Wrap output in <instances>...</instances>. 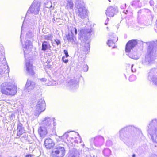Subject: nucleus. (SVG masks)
I'll return each mask as SVG.
<instances>
[{
  "label": "nucleus",
  "mask_w": 157,
  "mask_h": 157,
  "mask_svg": "<svg viewBox=\"0 0 157 157\" xmlns=\"http://www.w3.org/2000/svg\"><path fill=\"white\" fill-rule=\"evenodd\" d=\"M26 20L24 21L21 27L20 41L21 42L22 33L24 28L29 27V29L26 34L25 40L24 43L22 44L25 57L26 60V54H27L31 51L32 48V42L31 40H33L34 34L36 33V31L34 30V28L37 23V20L30 19L28 17L27 15L26 16ZM25 66L27 72L30 75H33L34 74V72L33 69L32 64L31 63L26 60Z\"/></svg>",
  "instance_id": "1"
},
{
  "label": "nucleus",
  "mask_w": 157,
  "mask_h": 157,
  "mask_svg": "<svg viewBox=\"0 0 157 157\" xmlns=\"http://www.w3.org/2000/svg\"><path fill=\"white\" fill-rule=\"evenodd\" d=\"M148 47L147 53L145 56V59L142 61V63L147 65L153 63L156 59L157 42L152 41L147 43Z\"/></svg>",
  "instance_id": "2"
},
{
  "label": "nucleus",
  "mask_w": 157,
  "mask_h": 157,
  "mask_svg": "<svg viewBox=\"0 0 157 157\" xmlns=\"http://www.w3.org/2000/svg\"><path fill=\"white\" fill-rule=\"evenodd\" d=\"M17 87L12 81H8L2 83L1 88V92L8 96H13L17 93Z\"/></svg>",
  "instance_id": "3"
},
{
  "label": "nucleus",
  "mask_w": 157,
  "mask_h": 157,
  "mask_svg": "<svg viewBox=\"0 0 157 157\" xmlns=\"http://www.w3.org/2000/svg\"><path fill=\"white\" fill-rule=\"evenodd\" d=\"M92 32L91 29H82L79 34V39L85 45L82 47L83 51H87L90 49V40L89 37Z\"/></svg>",
  "instance_id": "4"
},
{
  "label": "nucleus",
  "mask_w": 157,
  "mask_h": 157,
  "mask_svg": "<svg viewBox=\"0 0 157 157\" xmlns=\"http://www.w3.org/2000/svg\"><path fill=\"white\" fill-rule=\"evenodd\" d=\"M133 130L134 131L139 130V129L134 126L129 125L121 129L119 131V137L121 140L127 144L129 140L132 138V136L130 135L128 131Z\"/></svg>",
  "instance_id": "5"
},
{
  "label": "nucleus",
  "mask_w": 157,
  "mask_h": 157,
  "mask_svg": "<svg viewBox=\"0 0 157 157\" xmlns=\"http://www.w3.org/2000/svg\"><path fill=\"white\" fill-rule=\"evenodd\" d=\"M147 131L152 142L157 143V118L152 120L147 126Z\"/></svg>",
  "instance_id": "6"
},
{
  "label": "nucleus",
  "mask_w": 157,
  "mask_h": 157,
  "mask_svg": "<svg viewBox=\"0 0 157 157\" xmlns=\"http://www.w3.org/2000/svg\"><path fill=\"white\" fill-rule=\"evenodd\" d=\"M55 118L47 117L41 120V124L49 131L54 132L56 123Z\"/></svg>",
  "instance_id": "7"
},
{
  "label": "nucleus",
  "mask_w": 157,
  "mask_h": 157,
  "mask_svg": "<svg viewBox=\"0 0 157 157\" xmlns=\"http://www.w3.org/2000/svg\"><path fill=\"white\" fill-rule=\"evenodd\" d=\"M75 8L76 14L79 18L84 19L86 17L88 14L87 10L82 2L80 1L77 2Z\"/></svg>",
  "instance_id": "8"
},
{
  "label": "nucleus",
  "mask_w": 157,
  "mask_h": 157,
  "mask_svg": "<svg viewBox=\"0 0 157 157\" xmlns=\"http://www.w3.org/2000/svg\"><path fill=\"white\" fill-rule=\"evenodd\" d=\"M41 6V4L40 0H34L29 8L26 17L27 15L28 17L30 19H32L33 18L34 20H36L33 19V18H32V16H33L32 14H30L28 16V13L30 12L35 15L38 14L40 9ZM25 20H27L26 17Z\"/></svg>",
  "instance_id": "9"
},
{
  "label": "nucleus",
  "mask_w": 157,
  "mask_h": 157,
  "mask_svg": "<svg viewBox=\"0 0 157 157\" xmlns=\"http://www.w3.org/2000/svg\"><path fill=\"white\" fill-rule=\"evenodd\" d=\"M1 52H2L1 53V58L2 57L3 59L2 63H1V75L2 74H5L2 76L3 77L4 76H5L6 75L7 76L8 75L9 69L6 60L4 48L2 46H1Z\"/></svg>",
  "instance_id": "10"
},
{
  "label": "nucleus",
  "mask_w": 157,
  "mask_h": 157,
  "mask_svg": "<svg viewBox=\"0 0 157 157\" xmlns=\"http://www.w3.org/2000/svg\"><path fill=\"white\" fill-rule=\"evenodd\" d=\"M137 40H132L129 41L126 44L125 47V51L127 54L130 58L135 59L136 58L134 55L132 54L133 51V49L134 47L137 44ZM136 54L134 53V54Z\"/></svg>",
  "instance_id": "11"
},
{
  "label": "nucleus",
  "mask_w": 157,
  "mask_h": 157,
  "mask_svg": "<svg viewBox=\"0 0 157 157\" xmlns=\"http://www.w3.org/2000/svg\"><path fill=\"white\" fill-rule=\"evenodd\" d=\"M104 142V139L101 136H97L90 140V144L92 147L94 145L96 147H100L103 145Z\"/></svg>",
  "instance_id": "12"
},
{
  "label": "nucleus",
  "mask_w": 157,
  "mask_h": 157,
  "mask_svg": "<svg viewBox=\"0 0 157 157\" xmlns=\"http://www.w3.org/2000/svg\"><path fill=\"white\" fill-rule=\"evenodd\" d=\"M65 154V150L63 147L58 146L55 148L52 152L53 157H63Z\"/></svg>",
  "instance_id": "13"
},
{
  "label": "nucleus",
  "mask_w": 157,
  "mask_h": 157,
  "mask_svg": "<svg viewBox=\"0 0 157 157\" xmlns=\"http://www.w3.org/2000/svg\"><path fill=\"white\" fill-rule=\"evenodd\" d=\"M36 115H39L41 112L45 109V103L43 99L41 98L38 100L36 105Z\"/></svg>",
  "instance_id": "14"
},
{
  "label": "nucleus",
  "mask_w": 157,
  "mask_h": 157,
  "mask_svg": "<svg viewBox=\"0 0 157 157\" xmlns=\"http://www.w3.org/2000/svg\"><path fill=\"white\" fill-rule=\"evenodd\" d=\"M117 12V7L114 6H109L106 10V16L110 17H113Z\"/></svg>",
  "instance_id": "15"
},
{
  "label": "nucleus",
  "mask_w": 157,
  "mask_h": 157,
  "mask_svg": "<svg viewBox=\"0 0 157 157\" xmlns=\"http://www.w3.org/2000/svg\"><path fill=\"white\" fill-rule=\"evenodd\" d=\"M69 87L72 89H75L78 87V82L77 79L74 78L71 79L68 82Z\"/></svg>",
  "instance_id": "16"
},
{
  "label": "nucleus",
  "mask_w": 157,
  "mask_h": 157,
  "mask_svg": "<svg viewBox=\"0 0 157 157\" xmlns=\"http://www.w3.org/2000/svg\"><path fill=\"white\" fill-rule=\"evenodd\" d=\"M77 134H78V133L71 131L67 132L65 133L63 136H59V139H60V140H62V141L65 142L66 140L68 141V138L69 136Z\"/></svg>",
  "instance_id": "17"
},
{
  "label": "nucleus",
  "mask_w": 157,
  "mask_h": 157,
  "mask_svg": "<svg viewBox=\"0 0 157 157\" xmlns=\"http://www.w3.org/2000/svg\"><path fill=\"white\" fill-rule=\"evenodd\" d=\"M55 144L54 141L50 138L46 139L44 142L45 146L47 149H50L53 147Z\"/></svg>",
  "instance_id": "18"
},
{
  "label": "nucleus",
  "mask_w": 157,
  "mask_h": 157,
  "mask_svg": "<svg viewBox=\"0 0 157 157\" xmlns=\"http://www.w3.org/2000/svg\"><path fill=\"white\" fill-rule=\"evenodd\" d=\"M154 69H151L148 73V79L150 81H152L153 83L157 86V77L152 76Z\"/></svg>",
  "instance_id": "19"
},
{
  "label": "nucleus",
  "mask_w": 157,
  "mask_h": 157,
  "mask_svg": "<svg viewBox=\"0 0 157 157\" xmlns=\"http://www.w3.org/2000/svg\"><path fill=\"white\" fill-rule=\"evenodd\" d=\"M47 129L43 126H40L38 129V133L40 136L42 138H44L47 134Z\"/></svg>",
  "instance_id": "20"
},
{
  "label": "nucleus",
  "mask_w": 157,
  "mask_h": 157,
  "mask_svg": "<svg viewBox=\"0 0 157 157\" xmlns=\"http://www.w3.org/2000/svg\"><path fill=\"white\" fill-rule=\"evenodd\" d=\"M24 132V128L23 127L22 124L21 123H18L17 124V136L20 137Z\"/></svg>",
  "instance_id": "21"
},
{
  "label": "nucleus",
  "mask_w": 157,
  "mask_h": 157,
  "mask_svg": "<svg viewBox=\"0 0 157 157\" xmlns=\"http://www.w3.org/2000/svg\"><path fill=\"white\" fill-rule=\"evenodd\" d=\"M74 7V3L72 0H67L65 2V9L68 10H73Z\"/></svg>",
  "instance_id": "22"
},
{
  "label": "nucleus",
  "mask_w": 157,
  "mask_h": 157,
  "mask_svg": "<svg viewBox=\"0 0 157 157\" xmlns=\"http://www.w3.org/2000/svg\"><path fill=\"white\" fill-rule=\"evenodd\" d=\"M76 36L68 33V35L67 36V39L69 41L75 43L76 40Z\"/></svg>",
  "instance_id": "23"
},
{
  "label": "nucleus",
  "mask_w": 157,
  "mask_h": 157,
  "mask_svg": "<svg viewBox=\"0 0 157 157\" xmlns=\"http://www.w3.org/2000/svg\"><path fill=\"white\" fill-rule=\"evenodd\" d=\"M35 85V83L28 80L25 87L27 89V90L33 89Z\"/></svg>",
  "instance_id": "24"
},
{
  "label": "nucleus",
  "mask_w": 157,
  "mask_h": 157,
  "mask_svg": "<svg viewBox=\"0 0 157 157\" xmlns=\"http://www.w3.org/2000/svg\"><path fill=\"white\" fill-rule=\"evenodd\" d=\"M131 5L135 8H140L142 4L139 0H135L132 2Z\"/></svg>",
  "instance_id": "25"
},
{
  "label": "nucleus",
  "mask_w": 157,
  "mask_h": 157,
  "mask_svg": "<svg viewBox=\"0 0 157 157\" xmlns=\"http://www.w3.org/2000/svg\"><path fill=\"white\" fill-rule=\"evenodd\" d=\"M50 46L49 43L44 41L42 44L41 50L44 51H46Z\"/></svg>",
  "instance_id": "26"
},
{
  "label": "nucleus",
  "mask_w": 157,
  "mask_h": 157,
  "mask_svg": "<svg viewBox=\"0 0 157 157\" xmlns=\"http://www.w3.org/2000/svg\"><path fill=\"white\" fill-rule=\"evenodd\" d=\"M69 33L76 35L77 34V30L75 27L70 26L69 28Z\"/></svg>",
  "instance_id": "27"
},
{
  "label": "nucleus",
  "mask_w": 157,
  "mask_h": 157,
  "mask_svg": "<svg viewBox=\"0 0 157 157\" xmlns=\"http://www.w3.org/2000/svg\"><path fill=\"white\" fill-rule=\"evenodd\" d=\"M115 40H109L107 43V45H108L109 47H111L112 46L115 42H116L118 40V38L117 37H115Z\"/></svg>",
  "instance_id": "28"
},
{
  "label": "nucleus",
  "mask_w": 157,
  "mask_h": 157,
  "mask_svg": "<svg viewBox=\"0 0 157 157\" xmlns=\"http://www.w3.org/2000/svg\"><path fill=\"white\" fill-rule=\"evenodd\" d=\"M111 151L109 148L105 149L103 151V153L105 156L108 157L110 155Z\"/></svg>",
  "instance_id": "29"
},
{
  "label": "nucleus",
  "mask_w": 157,
  "mask_h": 157,
  "mask_svg": "<svg viewBox=\"0 0 157 157\" xmlns=\"http://www.w3.org/2000/svg\"><path fill=\"white\" fill-rule=\"evenodd\" d=\"M44 39L52 40L53 38V34H48L44 35Z\"/></svg>",
  "instance_id": "30"
},
{
  "label": "nucleus",
  "mask_w": 157,
  "mask_h": 157,
  "mask_svg": "<svg viewBox=\"0 0 157 157\" xmlns=\"http://www.w3.org/2000/svg\"><path fill=\"white\" fill-rule=\"evenodd\" d=\"M79 155L77 151H72L71 152L69 157H78Z\"/></svg>",
  "instance_id": "31"
},
{
  "label": "nucleus",
  "mask_w": 157,
  "mask_h": 157,
  "mask_svg": "<svg viewBox=\"0 0 157 157\" xmlns=\"http://www.w3.org/2000/svg\"><path fill=\"white\" fill-rule=\"evenodd\" d=\"M44 6L47 8H50L52 6V4L51 1H48L44 3Z\"/></svg>",
  "instance_id": "32"
},
{
  "label": "nucleus",
  "mask_w": 157,
  "mask_h": 157,
  "mask_svg": "<svg viewBox=\"0 0 157 157\" xmlns=\"http://www.w3.org/2000/svg\"><path fill=\"white\" fill-rule=\"evenodd\" d=\"M136 79V76L134 75H131L129 78V80L130 81H133Z\"/></svg>",
  "instance_id": "33"
},
{
  "label": "nucleus",
  "mask_w": 157,
  "mask_h": 157,
  "mask_svg": "<svg viewBox=\"0 0 157 157\" xmlns=\"http://www.w3.org/2000/svg\"><path fill=\"white\" fill-rule=\"evenodd\" d=\"M61 43V42L60 41L57 39H55L54 40V42L52 43V45L53 46H54V44H57V45H59V44H60Z\"/></svg>",
  "instance_id": "34"
},
{
  "label": "nucleus",
  "mask_w": 157,
  "mask_h": 157,
  "mask_svg": "<svg viewBox=\"0 0 157 157\" xmlns=\"http://www.w3.org/2000/svg\"><path fill=\"white\" fill-rule=\"evenodd\" d=\"M76 135L79 136V134L78 133V134H74V135H72L69 136V137L68 138V140H72L74 139V138L75 139V136Z\"/></svg>",
  "instance_id": "35"
},
{
  "label": "nucleus",
  "mask_w": 157,
  "mask_h": 157,
  "mask_svg": "<svg viewBox=\"0 0 157 157\" xmlns=\"http://www.w3.org/2000/svg\"><path fill=\"white\" fill-rule=\"evenodd\" d=\"M88 69V67L87 65H84L83 67V71H84L86 72Z\"/></svg>",
  "instance_id": "36"
},
{
  "label": "nucleus",
  "mask_w": 157,
  "mask_h": 157,
  "mask_svg": "<svg viewBox=\"0 0 157 157\" xmlns=\"http://www.w3.org/2000/svg\"><path fill=\"white\" fill-rule=\"evenodd\" d=\"M66 58L65 56H63L62 58V59L63 62H64L65 63H67L68 62V59H66Z\"/></svg>",
  "instance_id": "37"
},
{
  "label": "nucleus",
  "mask_w": 157,
  "mask_h": 157,
  "mask_svg": "<svg viewBox=\"0 0 157 157\" xmlns=\"http://www.w3.org/2000/svg\"><path fill=\"white\" fill-rule=\"evenodd\" d=\"M106 145H107L108 146H111L112 144V142L109 140H108L107 141L106 143Z\"/></svg>",
  "instance_id": "38"
},
{
  "label": "nucleus",
  "mask_w": 157,
  "mask_h": 157,
  "mask_svg": "<svg viewBox=\"0 0 157 157\" xmlns=\"http://www.w3.org/2000/svg\"><path fill=\"white\" fill-rule=\"evenodd\" d=\"M64 52L65 55V56L66 58H67L69 56V55L68 54V52L66 50H64Z\"/></svg>",
  "instance_id": "39"
},
{
  "label": "nucleus",
  "mask_w": 157,
  "mask_h": 157,
  "mask_svg": "<svg viewBox=\"0 0 157 157\" xmlns=\"http://www.w3.org/2000/svg\"><path fill=\"white\" fill-rule=\"evenodd\" d=\"M39 80L41 82H43L44 83H45V82H46L47 80V79L45 78H40Z\"/></svg>",
  "instance_id": "40"
},
{
  "label": "nucleus",
  "mask_w": 157,
  "mask_h": 157,
  "mask_svg": "<svg viewBox=\"0 0 157 157\" xmlns=\"http://www.w3.org/2000/svg\"><path fill=\"white\" fill-rule=\"evenodd\" d=\"M134 65H132L131 66V71L132 72H135L136 71V68L133 67Z\"/></svg>",
  "instance_id": "41"
},
{
  "label": "nucleus",
  "mask_w": 157,
  "mask_h": 157,
  "mask_svg": "<svg viewBox=\"0 0 157 157\" xmlns=\"http://www.w3.org/2000/svg\"><path fill=\"white\" fill-rule=\"evenodd\" d=\"M149 3L151 6H153L154 4V2L153 0H150L149 1Z\"/></svg>",
  "instance_id": "42"
},
{
  "label": "nucleus",
  "mask_w": 157,
  "mask_h": 157,
  "mask_svg": "<svg viewBox=\"0 0 157 157\" xmlns=\"http://www.w3.org/2000/svg\"><path fill=\"white\" fill-rule=\"evenodd\" d=\"M61 19L60 18H56V22L58 23L60 22V21L61 20Z\"/></svg>",
  "instance_id": "43"
},
{
  "label": "nucleus",
  "mask_w": 157,
  "mask_h": 157,
  "mask_svg": "<svg viewBox=\"0 0 157 157\" xmlns=\"http://www.w3.org/2000/svg\"><path fill=\"white\" fill-rule=\"evenodd\" d=\"M126 5V4H125L124 5L123 4V5H122L121 6V8L122 9H124V8L125 7Z\"/></svg>",
  "instance_id": "44"
},
{
  "label": "nucleus",
  "mask_w": 157,
  "mask_h": 157,
  "mask_svg": "<svg viewBox=\"0 0 157 157\" xmlns=\"http://www.w3.org/2000/svg\"><path fill=\"white\" fill-rule=\"evenodd\" d=\"M52 21L54 23L56 22V18H55V17H54L52 19Z\"/></svg>",
  "instance_id": "45"
},
{
  "label": "nucleus",
  "mask_w": 157,
  "mask_h": 157,
  "mask_svg": "<svg viewBox=\"0 0 157 157\" xmlns=\"http://www.w3.org/2000/svg\"><path fill=\"white\" fill-rule=\"evenodd\" d=\"M25 157H32V155L31 154H28L26 155Z\"/></svg>",
  "instance_id": "46"
},
{
  "label": "nucleus",
  "mask_w": 157,
  "mask_h": 157,
  "mask_svg": "<svg viewBox=\"0 0 157 157\" xmlns=\"http://www.w3.org/2000/svg\"><path fill=\"white\" fill-rule=\"evenodd\" d=\"M150 157H157V156L155 155H152Z\"/></svg>",
  "instance_id": "47"
},
{
  "label": "nucleus",
  "mask_w": 157,
  "mask_h": 157,
  "mask_svg": "<svg viewBox=\"0 0 157 157\" xmlns=\"http://www.w3.org/2000/svg\"><path fill=\"white\" fill-rule=\"evenodd\" d=\"M56 140L58 141H62V140H60V139H59V137L57 138H56Z\"/></svg>",
  "instance_id": "48"
},
{
  "label": "nucleus",
  "mask_w": 157,
  "mask_h": 157,
  "mask_svg": "<svg viewBox=\"0 0 157 157\" xmlns=\"http://www.w3.org/2000/svg\"><path fill=\"white\" fill-rule=\"evenodd\" d=\"M75 142L76 143H78V141L77 140H75Z\"/></svg>",
  "instance_id": "49"
},
{
  "label": "nucleus",
  "mask_w": 157,
  "mask_h": 157,
  "mask_svg": "<svg viewBox=\"0 0 157 157\" xmlns=\"http://www.w3.org/2000/svg\"><path fill=\"white\" fill-rule=\"evenodd\" d=\"M124 12L125 13V14H127V13L128 12V11L127 10H126L125 11V12H124Z\"/></svg>",
  "instance_id": "50"
},
{
  "label": "nucleus",
  "mask_w": 157,
  "mask_h": 157,
  "mask_svg": "<svg viewBox=\"0 0 157 157\" xmlns=\"http://www.w3.org/2000/svg\"><path fill=\"white\" fill-rule=\"evenodd\" d=\"M135 156L136 155L135 154H133L132 156V157H135Z\"/></svg>",
  "instance_id": "51"
},
{
  "label": "nucleus",
  "mask_w": 157,
  "mask_h": 157,
  "mask_svg": "<svg viewBox=\"0 0 157 157\" xmlns=\"http://www.w3.org/2000/svg\"><path fill=\"white\" fill-rule=\"evenodd\" d=\"M109 20V18H107V20H106V21H108Z\"/></svg>",
  "instance_id": "52"
},
{
  "label": "nucleus",
  "mask_w": 157,
  "mask_h": 157,
  "mask_svg": "<svg viewBox=\"0 0 157 157\" xmlns=\"http://www.w3.org/2000/svg\"><path fill=\"white\" fill-rule=\"evenodd\" d=\"M156 21H157V23H156V27H157V19Z\"/></svg>",
  "instance_id": "53"
},
{
  "label": "nucleus",
  "mask_w": 157,
  "mask_h": 157,
  "mask_svg": "<svg viewBox=\"0 0 157 157\" xmlns=\"http://www.w3.org/2000/svg\"><path fill=\"white\" fill-rule=\"evenodd\" d=\"M105 25H107V23H106V22H105Z\"/></svg>",
  "instance_id": "54"
},
{
  "label": "nucleus",
  "mask_w": 157,
  "mask_h": 157,
  "mask_svg": "<svg viewBox=\"0 0 157 157\" xmlns=\"http://www.w3.org/2000/svg\"><path fill=\"white\" fill-rule=\"evenodd\" d=\"M109 2H111V1L110 0H108Z\"/></svg>",
  "instance_id": "55"
},
{
  "label": "nucleus",
  "mask_w": 157,
  "mask_h": 157,
  "mask_svg": "<svg viewBox=\"0 0 157 157\" xmlns=\"http://www.w3.org/2000/svg\"><path fill=\"white\" fill-rule=\"evenodd\" d=\"M76 0L78 1V2H78V1H79V0Z\"/></svg>",
  "instance_id": "56"
},
{
  "label": "nucleus",
  "mask_w": 157,
  "mask_h": 157,
  "mask_svg": "<svg viewBox=\"0 0 157 157\" xmlns=\"http://www.w3.org/2000/svg\"><path fill=\"white\" fill-rule=\"evenodd\" d=\"M47 85H51V84H48H48Z\"/></svg>",
  "instance_id": "57"
},
{
  "label": "nucleus",
  "mask_w": 157,
  "mask_h": 157,
  "mask_svg": "<svg viewBox=\"0 0 157 157\" xmlns=\"http://www.w3.org/2000/svg\"><path fill=\"white\" fill-rule=\"evenodd\" d=\"M17 157L16 156V157Z\"/></svg>",
  "instance_id": "58"
}]
</instances>
